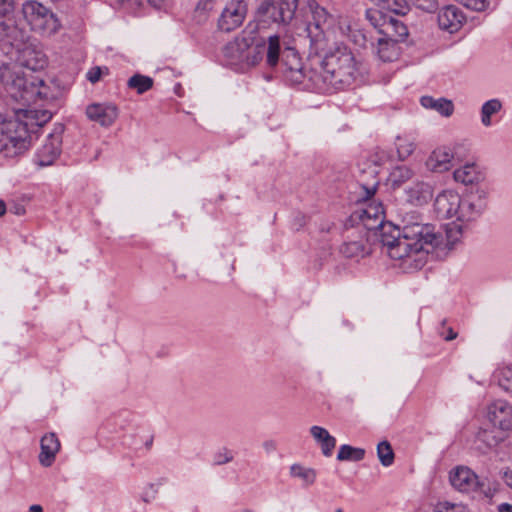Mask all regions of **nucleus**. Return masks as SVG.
I'll return each mask as SVG.
<instances>
[{
	"label": "nucleus",
	"instance_id": "nucleus-1",
	"mask_svg": "<svg viewBox=\"0 0 512 512\" xmlns=\"http://www.w3.org/2000/svg\"><path fill=\"white\" fill-rule=\"evenodd\" d=\"M384 248L391 259L400 260L405 269H420L426 262V255L441 248L443 232L428 223H423L415 212L407 213L402 219L401 229L386 225Z\"/></svg>",
	"mask_w": 512,
	"mask_h": 512
},
{
	"label": "nucleus",
	"instance_id": "nucleus-2",
	"mask_svg": "<svg viewBox=\"0 0 512 512\" xmlns=\"http://www.w3.org/2000/svg\"><path fill=\"white\" fill-rule=\"evenodd\" d=\"M224 57L229 65L240 71H246L258 65L264 57L269 68L279 65L280 37L269 36L267 41L254 29H244L223 49Z\"/></svg>",
	"mask_w": 512,
	"mask_h": 512
},
{
	"label": "nucleus",
	"instance_id": "nucleus-3",
	"mask_svg": "<svg viewBox=\"0 0 512 512\" xmlns=\"http://www.w3.org/2000/svg\"><path fill=\"white\" fill-rule=\"evenodd\" d=\"M360 66L350 50L338 46L309 69V81L320 90H342L351 86L360 76Z\"/></svg>",
	"mask_w": 512,
	"mask_h": 512
},
{
	"label": "nucleus",
	"instance_id": "nucleus-4",
	"mask_svg": "<svg viewBox=\"0 0 512 512\" xmlns=\"http://www.w3.org/2000/svg\"><path fill=\"white\" fill-rule=\"evenodd\" d=\"M52 117L48 110L19 109L15 118L0 122V153L7 158L24 154L31 145V133Z\"/></svg>",
	"mask_w": 512,
	"mask_h": 512
},
{
	"label": "nucleus",
	"instance_id": "nucleus-5",
	"mask_svg": "<svg viewBox=\"0 0 512 512\" xmlns=\"http://www.w3.org/2000/svg\"><path fill=\"white\" fill-rule=\"evenodd\" d=\"M0 77L6 84L11 97L24 103H36L50 98L49 87L41 79H28L12 71L8 65L0 68Z\"/></svg>",
	"mask_w": 512,
	"mask_h": 512
},
{
	"label": "nucleus",
	"instance_id": "nucleus-6",
	"mask_svg": "<svg viewBox=\"0 0 512 512\" xmlns=\"http://www.w3.org/2000/svg\"><path fill=\"white\" fill-rule=\"evenodd\" d=\"M377 185L371 187L364 186L365 197L361 206L354 212L353 216L357 218L365 232L371 234L374 240L379 241L384 247V230L386 225H393L390 222H385V212L382 202L371 199L376 192Z\"/></svg>",
	"mask_w": 512,
	"mask_h": 512
},
{
	"label": "nucleus",
	"instance_id": "nucleus-7",
	"mask_svg": "<svg viewBox=\"0 0 512 512\" xmlns=\"http://www.w3.org/2000/svg\"><path fill=\"white\" fill-rule=\"evenodd\" d=\"M22 12L31 28L42 34L52 35L61 27L57 16L40 2H25L22 6Z\"/></svg>",
	"mask_w": 512,
	"mask_h": 512
},
{
	"label": "nucleus",
	"instance_id": "nucleus-8",
	"mask_svg": "<svg viewBox=\"0 0 512 512\" xmlns=\"http://www.w3.org/2000/svg\"><path fill=\"white\" fill-rule=\"evenodd\" d=\"M308 5L313 21L309 22L306 27L307 37L310 39L311 47L316 53L323 52L327 48L326 33L330 27L332 17L315 0H309Z\"/></svg>",
	"mask_w": 512,
	"mask_h": 512
},
{
	"label": "nucleus",
	"instance_id": "nucleus-9",
	"mask_svg": "<svg viewBox=\"0 0 512 512\" xmlns=\"http://www.w3.org/2000/svg\"><path fill=\"white\" fill-rule=\"evenodd\" d=\"M373 236L360 227L348 231L340 246V253L347 258H362L370 253L369 242Z\"/></svg>",
	"mask_w": 512,
	"mask_h": 512
},
{
	"label": "nucleus",
	"instance_id": "nucleus-10",
	"mask_svg": "<svg viewBox=\"0 0 512 512\" xmlns=\"http://www.w3.org/2000/svg\"><path fill=\"white\" fill-rule=\"evenodd\" d=\"M488 422L509 436L512 432V405L505 400H496L486 408Z\"/></svg>",
	"mask_w": 512,
	"mask_h": 512
},
{
	"label": "nucleus",
	"instance_id": "nucleus-11",
	"mask_svg": "<svg viewBox=\"0 0 512 512\" xmlns=\"http://www.w3.org/2000/svg\"><path fill=\"white\" fill-rule=\"evenodd\" d=\"M487 194L484 190L471 192L466 197L461 198L457 220L469 222L477 219L487 206Z\"/></svg>",
	"mask_w": 512,
	"mask_h": 512
},
{
	"label": "nucleus",
	"instance_id": "nucleus-12",
	"mask_svg": "<svg viewBox=\"0 0 512 512\" xmlns=\"http://www.w3.org/2000/svg\"><path fill=\"white\" fill-rule=\"evenodd\" d=\"M281 60V71L293 84L303 83L305 78L309 79V70L304 69L301 59L293 49L282 51L280 49L279 61Z\"/></svg>",
	"mask_w": 512,
	"mask_h": 512
},
{
	"label": "nucleus",
	"instance_id": "nucleus-13",
	"mask_svg": "<svg viewBox=\"0 0 512 512\" xmlns=\"http://www.w3.org/2000/svg\"><path fill=\"white\" fill-rule=\"evenodd\" d=\"M247 14L244 0H229L218 20V27L224 32H230L240 27Z\"/></svg>",
	"mask_w": 512,
	"mask_h": 512
},
{
	"label": "nucleus",
	"instance_id": "nucleus-14",
	"mask_svg": "<svg viewBox=\"0 0 512 512\" xmlns=\"http://www.w3.org/2000/svg\"><path fill=\"white\" fill-rule=\"evenodd\" d=\"M64 126L56 125L54 131L49 134L47 142L37 153V163L39 166H49L54 163L61 152L62 133Z\"/></svg>",
	"mask_w": 512,
	"mask_h": 512
},
{
	"label": "nucleus",
	"instance_id": "nucleus-15",
	"mask_svg": "<svg viewBox=\"0 0 512 512\" xmlns=\"http://www.w3.org/2000/svg\"><path fill=\"white\" fill-rule=\"evenodd\" d=\"M450 482L454 488L461 492H477L482 490L484 483L479 480L478 476L468 467H456L450 473Z\"/></svg>",
	"mask_w": 512,
	"mask_h": 512
},
{
	"label": "nucleus",
	"instance_id": "nucleus-16",
	"mask_svg": "<svg viewBox=\"0 0 512 512\" xmlns=\"http://www.w3.org/2000/svg\"><path fill=\"white\" fill-rule=\"evenodd\" d=\"M460 204V195L452 190H446L437 195L434 202V210L438 217L443 219L457 217Z\"/></svg>",
	"mask_w": 512,
	"mask_h": 512
},
{
	"label": "nucleus",
	"instance_id": "nucleus-17",
	"mask_svg": "<svg viewBox=\"0 0 512 512\" xmlns=\"http://www.w3.org/2000/svg\"><path fill=\"white\" fill-rule=\"evenodd\" d=\"M87 117L101 126H111L118 117V109L112 104L94 103L86 108Z\"/></svg>",
	"mask_w": 512,
	"mask_h": 512
},
{
	"label": "nucleus",
	"instance_id": "nucleus-18",
	"mask_svg": "<svg viewBox=\"0 0 512 512\" xmlns=\"http://www.w3.org/2000/svg\"><path fill=\"white\" fill-rule=\"evenodd\" d=\"M465 18L461 10L453 5L444 7L438 14V25L449 33L457 32L463 25Z\"/></svg>",
	"mask_w": 512,
	"mask_h": 512
},
{
	"label": "nucleus",
	"instance_id": "nucleus-19",
	"mask_svg": "<svg viewBox=\"0 0 512 512\" xmlns=\"http://www.w3.org/2000/svg\"><path fill=\"white\" fill-rule=\"evenodd\" d=\"M453 154L447 147L435 149L426 161V166L433 172H445L452 167Z\"/></svg>",
	"mask_w": 512,
	"mask_h": 512
},
{
	"label": "nucleus",
	"instance_id": "nucleus-20",
	"mask_svg": "<svg viewBox=\"0 0 512 512\" xmlns=\"http://www.w3.org/2000/svg\"><path fill=\"white\" fill-rule=\"evenodd\" d=\"M60 450V441L56 434L48 433L41 439V452L39 454V462L44 467H49L53 464L56 454Z\"/></svg>",
	"mask_w": 512,
	"mask_h": 512
},
{
	"label": "nucleus",
	"instance_id": "nucleus-21",
	"mask_svg": "<svg viewBox=\"0 0 512 512\" xmlns=\"http://www.w3.org/2000/svg\"><path fill=\"white\" fill-rule=\"evenodd\" d=\"M309 431L313 439L320 445L323 455L330 457L336 446L335 437L330 435L327 429L317 425L310 427Z\"/></svg>",
	"mask_w": 512,
	"mask_h": 512
},
{
	"label": "nucleus",
	"instance_id": "nucleus-22",
	"mask_svg": "<svg viewBox=\"0 0 512 512\" xmlns=\"http://www.w3.org/2000/svg\"><path fill=\"white\" fill-rule=\"evenodd\" d=\"M380 32L384 37L392 39L397 43L404 41L408 36L407 26L402 21L395 18H389L386 20Z\"/></svg>",
	"mask_w": 512,
	"mask_h": 512
},
{
	"label": "nucleus",
	"instance_id": "nucleus-23",
	"mask_svg": "<svg viewBox=\"0 0 512 512\" xmlns=\"http://www.w3.org/2000/svg\"><path fill=\"white\" fill-rule=\"evenodd\" d=\"M19 61L22 66L32 71L42 69L47 64L45 55L41 52L35 51L30 47H25L21 51Z\"/></svg>",
	"mask_w": 512,
	"mask_h": 512
},
{
	"label": "nucleus",
	"instance_id": "nucleus-24",
	"mask_svg": "<svg viewBox=\"0 0 512 512\" xmlns=\"http://www.w3.org/2000/svg\"><path fill=\"white\" fill-rule=\"evenodd\" d=\"M408 200L417 206L426 204L433 196L432 187L424 182L414 184L407 191Z\"/></svg>",
	"mask_w": 512,
	"mask_h": 512
},
{
	"label": "nucleus",
	"instance_id": "nucleus-25",
	"mask_svg": "<svg viewBox=\"0 0 512 512\" xmlns=\"http://www.w3.org/2000/svg\"><path fill=\"white\" fill-rule=\"evenodd\" d=\"M508 435L494 428H483L477 433V441L487 449H492L502 443Z\"/></svg>",
	"mask_w": 512,
	"mask_h": 512
},
{
	"label": "nucleus",
	"instance_id": "nucleus-26",
	"mask_svg": "<svg viewBox=\"0 0 512 512\" xmlns=\"http://www.w3.org/2000/svg\"><path fill=\"white\" fill-rule=\"evenodd\" d=\"M376 52L382 61L391 62L399 55L398 43L392 39L381 37L377 40Z\"/></svg>",
	"mask_w": 512,
	"mask_h": 512
},
{
	"label": "nucleus",
	"instance_id": "nucleus-27",
	"mask_svg": "<svg viewBox=\"0 0 512 512\" xmlns=\"http://www.w3.org/2000/svg\"><path fill=\"white\" fill-rule=\"evenodd\" d=\"M420 101L423 107L433 109L445 117L451 116L454 111L452 101L445 98L434 99L431 96H423Z\"/></svg>",
	"mask_w": 512,
	"mask_h": 512
},
{
	"label": "nucleus",
	"instance_id": "nucleus-28",
	"mask_svg": "<svg viewBox=\"0 0 512 512\" xmlns=\"http://www.w3.org/2000/svg\"><path fill=\"white\" fill-rule=\"evenodd\" d=\"M463 234V225L459 223H451L447 225L445 232L443 233L444 242L441 248H436L439 251L451 250L456 243H458Z\"/></svg>",
	"mask_w": 512,
	"mask_h": 512
},
{
	"label": "nucleus",
	"instance_id": "nucleus-29",
	"mask_svg": "<svg viewBox=\"0 0 512 512\" xmlns=\"http://www.w3.org/2000/svg\"><path fill=\"white\" fill-rule=\"evenodd\" d=\"M480 173L474 164H466L454 171L453 177L455 181L465 185L473 184L480 179Z\"/></svg>",
	"mask_w": 512,
	"mask_h": 512
},
{
	"label": "nucleus",
	"instance_id": "nucleus-30",
	"mask_svg": "<svg viewBox=\"0 0 512 512\" xmlns=\"http://www.w3.org/2000/svg\"><path fill=\"white\" fill-rule=\"evenodd\" d=\"M257 15L259 19L265 23H282L278 15L277 5L271 2V0H263L260 3L257 9Z\"/></svg>",
	"mask_w": 512,
	"mask_h": 512
},
{
	"label": "nucleus",
	"instance_id": "nucleus-31",
	"mask_svg": "<svg viewBox=\"0 0 512 512\" xmlns=\"http://www.w3.org/2000/svg\"><path fill=\"white\" fill-rule=\"evenodd\" d=\"M414 175V172L411 168L401 165L395 167L388 177V181L393 188H398L408 180H410Z\"/></svg>",
	"mask_w": 512,
	"mask_h": 512
},
{
	"label": "nucleus",
	"instance_id": "nucleus-32",
	"mask_svg": "<svg viewBox=\"0 0 512 512\" xmlns=\"http://www.w3.org/2000/svg\"><path fill=\"white\" fill-rule=\"evenodd\" d=\"M502 109V103L499 99L486 101L481 107V123L485 127L492 125L491 117Z\"/></svg>",
	"mask_w": 512,
	"mask_h": 512
},
{
	"label": "nucleus",
	"instance_id": "nucleus-33",
	"mask_svg": "<svg viewBox=\"0 0 512 512\" xmlns=\"http://www.w3.org/2000/svg\"><path fill=\"white\" fill-rule=\"evenodd\" d=\"M396 150L400 160L408 158L415 150V140L410 136H398L395 141Z\"/></svg>",
	"mask_w": 512,
	"mask_h": 512
},
{
	"label": "nucleus",
	"instance_id": "nucleus-34",
	"mask_svg": "<svg viewBox=\"0 0 512 512\" xmlns=\"http://www.w3.org/2000/svg\"><path fill=\"white\" fill-rule=\"evenodd\" d=\"M365 456V450L362 448L352 447L350 445H341L337 454L339 461H361Z\"/></svg>",
	"mask_w": 512,
	"mask_h": 512
},
{
	"label": "nucleus",
	"instance_id": "nucleus-35",
	"mask_svg": "<svg viewBox=\"0 0 512 512\" xmlns=\"http://www.w3.org/2000/svg\"><path fill=\"white\" fill-rule=\"evenodd\" d=\"M290 475L295 478H300L305 485H312L316 480V471L300 464H293L290 467Z\"/></svg>",
	"mask_w": 512,
	"mask_h": 512
},
{
	"label": "nucleus",
	"instance_id": "nucleus-36",
	"mask_svg": "<svg viewBox=\"0 0 512 512\" xmlns=\"http://www.w3.org/2000/svg\"><path fill=\"white\" fill-rule=\"evenodd\" d=\"M299 0H280L277 5L278 15L282 23H287L294 17Z\"/></svg>",
	"mask_w": 512,
	"mask_h": 512
},
{
	"label": "nucleus",
	"instance_id": "nucleus-37",
	"mask_svg": "<svg viewBox=\"0 0 512 512\" xmlns=\"http://www.w3.org/2000/svg\"><path fill=\"white\" fill-rule=\"evenodd\" d=\"M128 87L135 89L138 94H143L153 86V79L149 76L135 74L128 80Z\"/></svg>",
	"mask_w": 512,
	"mask_h": 512
},
{
	"label": "nucleus",
	"instance_id": "nucleus-38",
	"mask_svg": "<svg viewBox=\"0 0 512 512\" xmlns=\"http://www.w3.org/2000/svg\"><path fill=\"white\" fill-rule=\"evenodd\" d=\"M18 30L12 17L0 16V41L9 39L13 41L16 39Z\"/></svg>",
	"mask_w": 512,
	"mask_h": 512
},
{
	"label": "nucleus",
	"instance_id": "nucleus-39",
	"mask_svg": "<svg viewBox=\"0 0 512 512\" xmlns=\"http://www.w3.org/2000/svg\"><path fill=\"white\" fill-rule=\"evenodd\" d=\"M377 455L380 463L388 467L394 462V452L388 441H382L377 446Z\"/></svg>",
	"mask_w": 512,
	"mask_h": 512
},
{
	"label": "nucleus",
	"instance_id": "nucleus-40",
	"mask_svg": "<svg viewBox=\"0 0 512 512\" xmlns=\"http://www.w3.org/2000/svg\"><path fill=\"white\" fill-rule=\"evenodd\" d=\"M498 383L507 392H512V365L499 370Z\"/></svg>",
	"mask_w": 512,
	"mask_h": 512
},
{
	"label": "nucleus",
	"instance_id": "nucleus-41",
	"mask_svg": "<svg viewBox=\"0 0 512 512\" xmlns=\"http://www.w3.org/2000/svg\"><path fill=\"white\" fill-rule=\"evenodd\" d=\"M413 6L417 9H420L425 12H434L437 9V1L436 0H408Z\"/></svg>",
	"mask_w": 512,
	"mask_h": 512
},
{
	"label": "nucleus",
	"instance_id": "nucleus-42",
	"mask_svg": "<svg viewBox=\"0 0 512 512\" xmlns=\"http://www.w3.org/2000/svg\"><path fill=\"white\" fill-rule=\"evenodd\" d=\"M434 512H470L461 504H453L449 502L439 503Z\"/></svg>",
	"mask_w": 512,
	"mask_h": 512
},
{
	"label": "nucleus",
	"instance_id": "nucleus-43",
	"mask_svg": "<svg viewBox=\"0 0 512 512\" xmlns=\"http://www.w3.org/2000/svg\"><path fill=\"white\" fill-rule=\"evenodd\" d=\"M459 3L474 11H484L488 5L489 0H457Z\"/></svg>",
	"mask_w": 512,
	"mask_h": 512
},
{
	"label": "nucleus",
	"instance_id": "nucleus-44",
	"mask_svg": "<svg viewBox=\"0 0 512 512\" xmlns=\"http://www.w3.org/2000/svg\"><path fill=\"white\" fill-rule=\"evenodd\" d=\"M14 11V0H0V16L11 17Z\"/></svg>",
	"mask_w": 512,
	"mask_h": 512
},
{
	"label": "nucleus",
	"instance_id": "nucleus-45",
	"mask_svg": "<svg viewBox=\"0 0 512 512\" xmlns=\"http://www.w3.org/2000/svg\"><path fill=\"white\" fill-rule=\"evenodd\" d=\"M232 459H233V455H232L231 451L224 448L222 451L218 452L215 455V464L223 465V464H226V463L232 461Z\"/></svg>",
	"mask_w": 512,
	"mask_h": 512
},
{
	"label": "nucleus",
	"instance_id": "nucleus-46",
	"mask_svg": "<svg viewBox=\"0 0 512 512\" xmlns=\"http://www.w3.org/2000/svg\"><path fill=\"white\" fill-rule=\"evenodd\" d=\"M215 0H199L196 6L197 13H207L213 8Z\"/></svg>",
	"mask_w": 512,
	"mask_h": 512
},
{
	"label": "nucleus",
	"instance_id": "nucleus-47",
	"mask_svg": "<svg viewBox=\"0 0 512 512\" xmlns=\"http://www.w3.org/2000/svg\"><path fill=\"white\" fill-rule=\"evenodd\" d=\"M102 69L100 67H93L87 73V78L91 83H96L100 80Z\"/></svg>",
	"mask_w": 512,
	"mask_h": 512
},
{
	"label": "nucleus",
	"instance_id": "nucleus-48",
	"mask_svg": "<svg viewBox=\"0 0 512 512\" xmlns=\"http://www.w3.org/2000/svg\"><path fill=\"white\" fill-rule=\"evenodd\" d=\"M502 479L505 484L512 489V470L506 469L502 472Z\"/></svg>",
	"mask_w": 512,
	"mask_h": 512
},
{
	"label": "nucleus",
	"instance_id": "nucleus-49",
	"mask_svg": "<svg viewBox=\"0 0 512 512\" xmlns=\"http://www.w3.org/2000/svg\"><path fill=\"white\" fill-rule=\"evenodd\" d=\"M499 512H512V504L502 503L498 506Z\"/></svg>",
	"mask_w": 512,
	"mask_h": 512
},
{
	"label": "nucleus",
	"instance_id": "nucleus-50",
	"mask_svg": "<svg viewBox=\"0 0 512 512\" xmlns=\"http://www.w3.org/2000/svg\"><path fill=\"white\" fill-rule=\"evenodd\" d=\"M266 451H274L276 449V444L273 441H266L263 444Z\"/></svg>",
	"mask_w": 512,
	"mask_h": 512
},
{
	"label": "nucleus",
	"instance_id": "nucleus-51",
	"mask_svg": "<svg viewBox=\"0 0 512 512\" xmlns=\"http://www.w3.org/2000/svg\"><path fill=\"white\" fill-rule=\"evenodd\" d=\"M457 337V333H455L451 328L448 330V335L445 336V340L450 341Z\"/></svg>",
	"mask_w": 512,
	"mask_h": 512
},
{
	"label": "nucleus",
	"instance_id": "nucleus-52",
	"mask_svg": "<svg viewBox=\"0 0 512 512\" xmlns=\"http://www.w3.org/2000/svg\"><path fill=\"white\" fill-rule=\"evenodd\" d=\"M6 213V204L4 201L0 200V217Z\"/></svg>",
	"mask_w": 512,
	"mask_h": 512
},
{
	"label": "nucleus",
	"instance_id": "nucleus-53",
	"mask_svg": "<svg viewBox=\"0 0 512 512\" xmlns=\"http://www.w3.org/2000/svg\"><path fill=\"white\" fill-rule=\"evenodd\" d=\"M42 510H43V509H42V507H41L40 505H36V504H35V505H32V506L30 507V511H31V512H42Z\"/></svg>",
	"mask_w": 512,
	"mask_h": 512
},
{
	"label": "nucleus",
	"instance_id": "nucleus-54",
	"mask_svg": "<svg viewBox=\"0 0 512 512\" xmlns=\"http://www.w3.org/2000/svg\"><path fill=\"white\" fill-rule=\"evenodd\" d=\"M340 29L344 34H347L348 32L351 31L350 25H346L345 27L340 26Z\"/></svg>",
	"mask_w": 512,
	"mask_h": 512
},
{
	"label": "nucleus",
	"instance_id": "nucleus-55",
	"mask_svg": "<svg viewBox=\"0 0 512 512\" xmlns=\"http://www.w3.org/2000/svg\"><path fill=\"white\" fill-rule=\"evenodd\" d=\"M243 512H254V511L250 510V509H245Z\"/></svg>",
	"mask_w": 512,
	"mask_h": 512
},
{
	"label": "nucleus",
	"instance_id": "nucleus-56",
	"mask_svg": "<svg viewBox=\"0 0 512 512\" xmlns=\"http://www.w3.org/2000/svg\"><path fill=\"white\" fill-rule=\"evenodd\" d=\"M335 512H343V510L341 508H338V509H336Z\"/></svg>",
	"mask_w": 512,
	"mask_h": 512
}]
</instances>
